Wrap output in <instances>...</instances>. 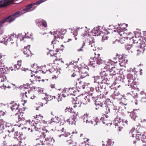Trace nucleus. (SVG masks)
<instances>
[{
  "instance_id": "1",
  "label": "nucleus",
  "mask_w": 146,
  "mask_h": 146,
  "mask_svg": "<svg viewBox=\"0 0 146 146\" xmlns=\"http://www.w3.org/2000/svg\"><path fill=\"white\" fill-rule=\"evenodd\" d=\"M101 64H102V66L104 67V68L106 69V71L101 72V84H103L102 87L103 88H106V86L107 84V82L108 80L107 78L106 77L107 75V73H106L107 72L106 70L110 69V65L109 64H107L105 66H104V63L101 62Z\"/></svg>"
},
{
  "instance_id": "2",
  "label": "nucleus",
  "mask_w": 146,
  "mask_h": 146,
  "mask_svg": "<svg viewBox=\"0 0 146 146\" xmlns=\"http://www.w3.org/2000/svg\"><path fill=\"white\" fill-rule=\"evenodd\" d=\"M95 56L94 57L90 58L89 61L90 65L94 67L97 65H99L100 64V54L97 52L94 53Z\"/></svg>"
},
{
  "instance_id": "3",
  "label": "nucleus",
  "mask_w": 146,
  "mask_h": 146,
  "mask_svg": "<svg viewBox=\"0 0 146 146\" xmlns=\"http://www.w3.org/2000/svg\"><path fill=\"white\" fill-rule=\"evenodd\" d=\"M33 5H34L33 3L27 5L25 8L13 14L12 15H11L12 17L13 18H15V19L16 18L18 17L27 12L33 11V9L29 11V10L32 8V6Z\"/></svg>"
},
{
  "instance_id": "4",
  "label": "nucleus",
  "mask_w": 146,
  "mask_h": 146,
  "mask_svg": "<svg viewBox=\"0 0 146 146\" xmlns=\"http://www.w3.org/2000/svg\"><path fill=\"white\" fill-rule=\"evenodd\" d=\"M92 92L88 94L90 95H84L82 96H79L77 99L78 101L80 102V104H86L88 102H89L90 100L92 101V99H93V97L91 96L92 94Z\"/></svg>"
},
{
  "instance_id": "5",
  "label": "nucleus",
  "mask_w": 146,
  "mask_h": 146,
  "mask_svg": "<svg viewBox=\"0 0 146 146\" xmlns=\"http://www.w3.org/2000/svg\"><path fill=\"white\" fill-rule=\"evenodd\" d=\"M36 115L37 116L36 118H35L34 120H33L31 122V123H30L31 124V126L33 127V129L36 131H40L41 130V126H40L41 123L39 122L40 120L38 121V122L37 121L36 122V120H38L37 118H39L38 117H40V118L42 119L43 118V116L40 115Z\"/></svg>"
},
{
  "instance_id": "6",
  "label": "nucleus",
  "mask_w": 146,
  "mask_h": 146,
  "mask_svg": "<svg viewBox=\"0 0 146 146\" xmlns=\"http://www.w3.org/2000/svg\"><path fill=\"white\" fill-rule=\"evenodd\" d=\"M101 92H102V95L101 99H103L104 98V100H103V102L107 105H110L111 103V101L109 98H106L108 97V92L105 88H103L101 85Z\"/></svg>"
},
{
  "instance_id": "7",
  "label": "nucleus",
  "mask_w": 146,
  "mask_h": 146,
  "mask_svg": "<svg viewBox=\"0 0 146 146\" xmlns=\"http://www.w3.org/2000/svg\"><path fill=\"white\" fill-rule=\"evenodd\" d=\"M88 67L86 66L85 68H81L80 69H79L78 67L75 68L76 70H77L78 72H79V76L80 79H82L85 78L87 76H89L88 73L87 71L88 70Z\"/></svg>"
},
{
  "instance_id": "8",
  "label": "nucleus",
  "mask_w": 146,
  "mask_h": 146,
  "mask_svg": "<svg viewBox=\"0 0 146 146\" xmlns=\"http://www.w3.org/2000/svg\"><path fill=\"white\" fill-rule=\"evenodd\" d=\"M15 20V18H13L12 15H10L7 17L4 18L0 21V31L3 33V24L5 22H8L10 23Z\"/></svg>"
},
{
  "instance_id": "9",
  "label": "nucleus",
  "mask_w": 146,
  "mask_h": 146,
  "mask_svg": "<svg viewBox=\"0 0 146 146\" xmlns=\"http://www.w3.org/2000/svg\"><path fill=\"white\" fill-rule=\"evenodd\" d=\"M137 76V75L134 72H132L131 73L128 74L127 76L128 84H131L133 82L135 81Z\"/></svg>"
},
{
  "instance_id": "10",
  "label": "nucleus",
  "mask_w": 146,
  "mask_h": 146,
  "mask_svg": "<svg viewBox=\"0 0 146 146\" xmlns=\"http://www.w3.org/2000/svg\"><path fill=\"white\" fill-rule=\"evenodd\" d=\"M100 76H96L93 77L94 78V82L95 84V89L98 92H100Z\"/></svg>"
},
{
  "instance_id": "11",
  "label": "nucleus",
  "mask_w": 146,
  "mask_h": 146,
  "mask_svg": "<svg viewBox=\"0 0 146 146\" xmlns=\"http://www.w3.org/2000/svg\"><path fill=\"white\" fill-rule=\"evenodd\" d=\"M66 32V29H59L57 31L54 32V35L55 39L56 38H62V37Z\"/></svg>"
},
{
  "instance_id": "12",
  "label": "nucleus",
  "mask_w": 146,
  "mask_h": 146,
  "mask_svg": "<svg viewBox=\"0 0 146 146\" xmlns=\"http://www.w3.org/2000/svg\"><path fill=\"white\" fill-rule=\"evenodd\" d=\"M92 100L95 102V104L96 106L95 109L96 110L99 109L100 107V96H98L95 97H93Z\"/></svg>"
},
{
  "instance_id": "13",
  "label": "nucleus",
  "mask_w": 146,
  "mask_h": 146,
  "mask_svg": "<svg viewBox=\"0 0 146 146\" xmlns=\"http://www.w3.org/2000/svg\"><path fill=\"white\" fill-rule=\"evenodd\" d=\"M109 33L108 30L105 28L102 27L101 29V36H102V41L104 42L105 40H107L108 36L107 35Z\"/></svg>"
},
{
  "instance_id": "14",
  "label": "nucleus",
  "mask_w": 146,
  "mask_h": 146,
  "mask_svg": "<svg viewBox=\"0 0 146 146\" xmlns=\"http://www.w3.org/2000/svg\"><path fill=\"white\" fill-rule=\"evenodd\" d=\"M14 127L11 124L9 123H6L5 125V129L6 131L8 132L9 133L13 134L14 130Z\"/></svg>"
},
{
  "instance_id": "15",
  "label": "nucleus",
  "mask_w": 146,
  "mask_h": 146,
  "mask_svg": "<svg viewBox=\"0 0 146 146\" xmlns=\"http://www.w3.org/2000/svg\"><path fill=\"white\" fill-rule=\"evenodd\" d=\"M15 1V0H5L0 1V7H6L9 5L12 4Z\"/></svg>"
},
{
  "instance_id": "16",
  "label": "nucleus",
  "mask_w": 146,
  "mask_h": 146,
  "mask_svg": "<svg viewBox=\"0 0 146 146\" xmlns=\"http://www.w3.org/2000/svg\"><path fill=\"white\" fill-rule=\"evenodd\" d=\"M114 29H117V31L118 33V35H119L120 36H122L124 34V31H125V28H121L120 26L119 25H116L115 26H113Z\"/></svg>"
},
{
  "instance_id": "17",
  "label": "nucleus",
  "mask_w": 146,
  "mask_h": 146,
  "mask_svg": "<svg viewBox=\"0 0 146 146\" xmlns=\"http://www.w3.org/2000/svg\"><path fill=\"white\" fill-rule=\"evenodd\" d=\"M101 110H102L103 113H108L110 111V109L108 108V106L107 104H106L104 102H102L101 105Z\"/></svg>"
},
{
  "instance_id": "18",
  "label": "nucleus",
  "mask_w": 146,
  "mask_h": 146,
  "mask_svg": "<svg viewBox=\"0 0 146 146\" xmlns=\"http://www.w3.org/2000/svg\"><path fill=\"white\" fill-rule=\"evenodd\" d=\"M139 44L140 49L142 48L143 51L145 50V47L146 46V38L143 37H140Z\"/></svg>"
},
{
  "instance_id": "19",
  "label": "nucleus",
  "mask_w": 146,
  "mask_h": 146,
  "mask_svg": "<svg viewBox=\"0 0 146 146\" xmlns=\"http://www.w3.org/2000/svg\"><path fill=\"white\" fill-rule=\"evenodd\" d=\"M119 64L121 66H124L127 63V60L122 55H120L118 57Z\"/></svg>"
},
{
  "instance_id": "20",
  "label": "nucleus",
  "mask_w": 146,
  "mask_h": 146,
  "mask_svg": "<svg viewBox=\"0 0 146 146\" xmlns=\"http://www.w3.org/2000/svg\"><path fill=\"white\" fill-rule=\"evenodd\" d=\"M92 35L94 36H98L100 35V27H95L92 30Z\"/></svg>"
},
{
  "instance_id": "21",
  "label": "nucleus",
  "mask_w": 146,
  "mask_h": 146,
  "mask_svg": "<svg viewBox=\"0 0 146 146\" xmlns=\"http://www.w3.org/2000/svg\"><path fill=\"white\" fill-rule=\"evenodd\" d=\"M36 22L37 25L38 27H40L41 25L45 27H47V24L46 21L42 19L36 20Z\"/></svg>"
},
{
  "instance_id": "22",
  "label": "nucleus",
  "mask_w": 146,
  "mask_h": 146,
  "mask_svg": "<svg viewBox=\"0 0 146 146\" xmlns=\"http://www.w3.org/2000/svg\"><path fill=\"white\" fill-rule=\"evenodd\" d=\"M51 140L54 143V140L53 138H46L43 140H40V142L41 144L43 145H48L49 144V140Z\"/></svg>"
},
{
  "instance_id": "23",
  "label": "nucleus",
  "mask_w": 146,
  "mask_h": 146,
  "mask_svg": "<svg viewBox=\"0 0 146 146\" xmlns=\"http://www.w3.org/2000/svg\"><path fill=\"white\" fill-rule=\"evenodd\" d=\"M30 45H28V46L25 47L23 52L24 54L26 55V57H28L31 54V52L29 49Z\"/></svg>"
},
{
  "instance_id": "24",
  "label": "nucleus",
  "mask_w": 146,
  "mask_h": 146,
  "mask_svg": "<svg viewBox=\"0 0 146 146\" xmlns=\"http://www.w3.org/2000/svg\"><path fill=\"white\" fill-rule=\"evenodd\" d=\"M108 117H107V115L105 114L103 115L101 117V121H102L103 124L107 125H108L109 124V120L108 119Z\"/></svg>"
},
{
  "instance_id": "25",
  "label": "nucleus",
  "mask_w": 146,
  "mask_h": 146,
  "mask_svg": "<svg viewBox=\"0 0 146 146\" xmlns=\"http://www.w3.org/2000/svg\"><path fill=\"white\" fill-rule=\"evenodd\" d=\"M119 70L115 68H111L110 72V75L111 76H114L116 74H118Z\"/></svg>"
},
{
  "instance_id": "26",
  "label": "nucleus",
  "mask_w": 146,
  "mask_h": 146,
  "mask_svg": "<svg viewBox=\"0 0 146 146\" xmlns=\"http://www.w3.org/2000/svg\"><path fill=\"white\" fill-rule=\"evenodd\" d=\"M60 118L57 116H55L54 117L51 118V120L48 121V123L51 124L52 122L58 123L60 121Z\"/></svg>"
},
{
  "instance_id": "27",
  "label": "nucleus",
  "mask_w": 146,
  "mask_h": 146,
  "mask_svg": "<svg viewBox=\"0 0 146 146\" xmlns=\"http://www.w3.org/2000/svg\"><path fill=\"white\" fill-rule=\"evenodd\" d=\"M11 108L12 111H15L17 110H18V111H19V105L17 104L16 103H15L14 102L13 103H11Z\"/></svg>"
},
{
  "instance_id": "28",
  "label": "nucleus",
  "mask_w": 146,
  "mask_h": 146,
  "mask_svg": "<svg viewBox=\"0 0 146 146\" xmlns=\"http://www.w3.org/2000/svg\"><path fill=\"white\" fill-rule=\"evenodd\" d=\"M74 71L75 72L73 73L71 75L72 77H75L76 80H79L80 79L79 72H78L77 70H76L75 68H74Z\"/></svg>"
},
{
  "instance_id": "29",
  "label": "nucleus",
  "mask_w": 146,
  "mask_h": 146,
  "mask_svg": "<svg viewBox=\"0 0 146 146\" xmlns=\"http://www.w3.org/2000/svg\"><path fill=\"white\" fill-rule=\"evenodd\" d=\"M23 112H20L17 113L16 114V115H18V121H19L22 120H24V117H23Z\"/></svg>"
},
{
  "instance_id": "30",
  "label": "nucleus",
  "mask_w": 146,
  "mask_h": 146,
  "mask_svg": "<svg viewBox=\"0 0 146 146\" xmlns=\"http://www.w3.org/2000/svg\"><path fill=\"white\" fill-rule=\"evenodd\" d=\"M120 113L118 112V113L117 112L115 114V115L116 117L113 120L114 123L115 124V123H118L120 121H121V120L119 116H118L119 114Z\"/></svg>"
},
{
  "instance_id": "31",
  "label": "nucleus",
  "mask_w": 146,
  "mask_h": 146,
  "mask_svg": "<svg viewBox=\"0 0 146 146\" xmlns=\"http://www.w3.org/2000/svg\"><path fill=\"white\" fill-rule=\"evenodd\" d=\"M136 111V110H133V111L130 113V114L129 115L130 117L134 121L135 120L136 117H137V115H136V113L135 111Z\"/></svg>"
},
{
  "instance_id": "32",
  "label": "nucleus",
  "mask_w": 146,
  "mask_h": 146,
  "mask_svg": "<svg viewBox=\"0 0 146 146\" xmlns=\"http://www.w3.org/2000/svg\"><path fill=\"white\" fill-rule=\"evenodd\" d=\"M127 85L129 86H130L131 87L133 88V89L136 90H139V88L137 87V83L135 81H134L131 84H127Z\"/></svg>"
},
{
  "instance_id": "33",
  "label": "nucleus",
  "mask_w": 146,
  "mask_h": 146,
  "mask_svg": "<svg viewBox=\"0 0 146 146\" xmlns=\"http://www.w3.org/2000/svg\"><path fill=\"white\" fill-rule=\"evenodd\" d=\"M84 84L82 86V89H85L86 90V92L88 94H90V92H91V91L90 92V91L89 90L90 89V88L88 87V85H87V84L84 83Z\"/></svg>"
},
{
  "instance_id": "34",
  "label": "nucleus",
  "mask_w": 146,
  "mask_h": 146,
  "mask_svg": "<svg viewBox=\"0 0 146 146\" xmlns=\"http://www.w3.org/2000/svg\"><path fill=\"white\" fill-rule=\"evenodd\" d=\"M137 134L135 137V139L137 141H139L140 139L141 140V138L142 137V135H141V133L139 131H136Z\"/></svg>"
},
{
  "instance_id": "35",
  "label": "nucleus",
  "mask_w": 146,
  "mask_h": 146,
  "mask_svg": "<svg viewBox=\"0 0 146 146\" xmlns=\"http://www.w3.org/2000/svg\"><path fill=\"white\" fill-rule=\"evenodd\" d=\"M17 38L16 35L15 34H11L9 36V41L10 42H13Z\"/></svg>"
},
{
  "instance_id": "36",
  "label": "nucleus",
  "mask_w": 146,
  "mask_h": 146,
  "mask_svg": "<svg viewBox=\"0 0 146 146\" xmlns=\"http://www.w3.org/2000/svg\"><path fill=\"white\" fill-rule=\"evenodd\" d=\"M140 38H137L136 37H133L130 38L131 41H132L134 43H137L139 42Z\"/></svg>"
},
{
  "instance_id": "37",
  "label": "nucleus",
  "mask_w": 146,
  "mask_h": 146,
  "mask_svg": "<svg viewBox=\"0 0 146 146\" xmlns=\"http://www.w3.org/2000/svg\"><path fill=\"white\" fill-rule=\"evenodd\" d=\"M45 96L44 98L46 101L52 100L53 99V97H54V99L56 98L55 96L52 97L51 96L48 95L46 94H45Z\"/></svg>"
},
{
  "instance_id": "38",
  "label": "nucleus",
  "mask_w": 146,
  "mask_h": 146,
  "mask_svg": "<svg viewBox=\"0 0 146 146\" xmlns=\"http://www.w3.org/2000/svg\"><path fill=\"white\" fill-rule=\"evenodd\" d=\"M66 121L67 122L69 123V124L71 125H73V124L75 125L76 121V120L72 117H70Z\"/></svg>"
},
{
  "instance_id": "39",
  "label": "nucleus",
  "mask_w": 146,
  "mask_h": 146,
  "mask_svg": "<svg viewBox=\"0 0 146 146\" xmlns=\"http://www.w3.org/2000/svg\"><path fill=\"white\" fill-rule=\"evenodd\" d=\"M115 126H117L119 128V131H121L120 129H122L123 128V127L124 125H123V122L121 121H120L118 123H115Z\"/></svg>"
},
{
  "instance_id": "40",
  "label": "nucleus",
  "mask_w": 146,
  "mask_h": 146,
  "mask_svg": "<svg viewBox=\"0 0 146 146\" xmlns=\"http://www.w3.org/2000/svg\"><path fill=\"white\" fill-rule=\"evenodd\" d=\"M75 90V88H69L68 92L70 95H74L75 93L76 92Z\"/></svg>"
},
{
  "instance_id": "41",
  "label": "nucleus",
  "mask_w": 146,
  "mask_h": 146,
  "mask_svg": "<svg viewBox=\"0 0 146 146\" xmlns=\"http://www.w3.org/2000/svg\"><path fill=\"white\" fill-rule=\"evenodd\" d=\"M74 100L73 101H72V103L74 104H75L73 106V107L74 108H75L76 107H80V103H79V101H78V100H77L76 101H75V100L74 99H73Z\"/></svg>"
},
{
  "instance_id": "42",
  "label": "nucleus",
  "mask_w": 146,
  "mask_h": 146,
  "mask_svg": "<svg viewBox=\"0 0 146 146\" xmlns=\"http://www.w3.org/2000/svg\"><path fill=\"white\" fill-rule=\"evenodd\" d=\"M27 92H25V93H24L22 94V98L23 99H24L23 100L24 101V102L25 103L26 102H27V100H25V99H26L27 98Z\"/></svg>"
},
{
  "instance_id": "43",
  "label": "nucleus",
  "mask_w": 146,
  "mask_h": 146,
  "mask_svg": "<svg viewBox=\"0 0 146 146\" xmlns=\"http://www.w3.org/2000/svg\"><path fill=\"white\" fill-rule=\"evenodd\" d=\"M114 144V142L112 143L111 140L110 139H109L107 141V144L105 145L104 144L102 145V146H110L111 144Z\"/></svg>"
},
{
  "instance_id": "44",
  "label": "nucleus",
  "mask_w": 146,
  "mask_h": 146,
  "mask_svg": "<svg viewBox=\"0 0 146 146\" xmlns=\"http://www.w3.org/2000/svg\"><path fill=\"white\" fill-rule=\"evenodd\" d=\"M15 137L16 139L19 138L20 139V138L21 137V136H22V135L20 134L19 133H18V131L15 132L14 133Z\"/></svg>"
},
{
  "instance_id": "45",
  "label": "nucleus",
  "mask_w": 146,
  "mask_h": 146,
  "mask_svg": "<svg viewBox=\"0 0 146 146\" xmlns=\"http://www.w3.org/2000/svg\"><path fill=\"white\" fill-rule=\"evenodd\" d=\"M32 84H27V85H24V88L25 89H29V88H31V89L33 88L34 89H35V87H33L31 86Z\"/></svg>"
},
{
  "instance_id": "46",
  "label": "nucleus",
  "mask_w": 146,
  "mask_h": 146,
  "mask_svg": "<svg viewBox=\"0 0 146 146\" xmlns=\"http://www.w3.org/2000/svg\"><path fill=\"white\" fill-rule=\"evenodd\" d=\"M127 94L130 95L134 99H136L138 97L137 93H135V94H133V92H132V94L128 93Z\"/></svg>"
},
{
  "instance_id": "47",
  "label": "nucleus",
  "mask_w": 146,
  "mask_h": 146,
  "mask_svg": "<svg viewBox=\"0 0 146 146\" xmlns=\"http://www.w3.org/2000/svg\"><path fill=\"white\" fill-rule=\"evenodd\" d=\"M3 39L4 40V41L5 42H7V43H9L11 44H13V43H14V42H10L9 40V37H7V36L4 37L3 38Z\"/></svg>"
},
{
  "instance_id": "48",
  "label": "nucleus",
  "mask_w": 146,
  "mask_h": 146,
  "mask_svg": "<svg viewBox=\"0 0 146 146\" xmlns=\"http://www.w3.org/2000/svg\"><path fill=\"white\" fill-rule=\"evenodd\" d=\"M46 0H39L35 3H33L34 5H39L40 4L46 1Z\"/></svg>"
},
{
  "instance_id": "49",
  "label": "nucleus",
  "mask_w": 146,
  "mask_h": 146,
  "mask_svg": "<svg viewBox=\"0 0 146 146\" xmlns=\"http://www.w3.org/2000/svg\"><path fill=\"white\" fill-rule=\"evenodd\" d=\"M77 29H71V33H73V35L75 36L77 35Z\"/></svg>"
},
{
  "instance_id": "50",
  "label": "nucleus",
  "mask_w": 146,
  "mask_h": 146,
  "mask_svg": "<svg viewBox=\"0 0 146 146\" xmlns=\"http://www.w3.org/2000/svg\"><path fill=\"white\" fill-rule=\"evenodd\" d=\"M98 118L96 117L95 120L91 121V122L92 124H94L95 126L97 124V123L98 122Z\"/></svg>"
},
{
  "instance_id": "51",
  "label": "nucleus",
  "mask_w": 146,
  "mask_h": 146,
  "mask_svg": "<svg viewBox=\"0 0 146 146\" xmlns=\"http://www.w3.org/2000/svg\"><path fill=\"white\" fill-rule=\"evenodd\" d=\"M142 138H141V140L143 142L146 143V136L144 135H142ZM143 146H146L145 145H143Z\"/></svg>"
},
{
  "instance_id": "52",
  "label": "nucleus",
  "mask_w": 146,
  "mask_h": 146,
  "mask_svg": "<svg viewBox=\"0 0 146 146\" xmlns=\"http://www.w3.org/2000/svg\"><path fill=\"white\" fill-rule=\"evenodd\" d=\"M70 135V133L68 132H65L63 134H61L59 135V137H60L62 136H64L66 137H67L68 136Z\"/></svg>"
},
{
  "instance_id": "53",
  "label": "nucleus",
  "mask_w": 146,
  "mask_h": 146,
  "mask_svg": "<svg viewBox=\"0 0 146 146\" xmlns=\"http://www.w3.org/2000/svg\"><path fill=\"white\" fill-rule=\"evenodd\" d=\"M4 126L2 124H0V133H2L3 132Z\"/></svg>"
},
{
  "instance_id": "54",
  "label": "nucleus",
  "mask_w": 146,
  "mask_h": 146,
  "mask_svg": "<svg viewBox=\"0 0 146 146\" xmlns=\"http://www.w3.org/2000/svg\"><path fill=\"white\" fill-rule=\"evenodd\" d=\"M78 114H79L78 112L76 113H74L72 115V117L76 120L78 115Z\"/></svg>"
},
{
  "instance_id": "55",
  "label": "nucleus",
  "mask_w": 146,
  "mask_h": 146,
  "mask_svg": "<svg viewBox=\"0 0 146 146\" xmlns=\"http://www.w3.org/2000/svg\"><path fill=\"white\" fill-rule=\"evenodd\" d=\"M72 108L70 107H67L65 109V112H67L68 111L69 112H72Z\"/></svg>"
},
{
  "instance_id": "56",
  "label": "nucleus",
  "mask_w": 146,
  "mask_h": 146,
  "mask_svg": "<svg viewBox=\"0 0 146 146\" xmlns=\"http://www.w3.org/2000/svg\"><path fill=\"white\" fill-rule=\"evenodd\" d=\"M88 32L87 31H84V32L82 33V36L83 37H85L86 36H88Z\"/></svg>"
},
{
  "instance_id": "57",
  "label": "nucleus",
  "mask_w": 146,
  "mask_h": 146,
  "mask_svg": "<svg viewBox=\"0 0 146 146\" xmlns=\"http://www.w3.org/2000/svg\"><path fill=\"white\" fill-rule=\"evenodd\" d=\"M122 78L121 76H118L116 78V79H115V80L116 82H119L123 81L121 80Z\"/></svg>"
},
{
  "instance_id": "58",
  "label": "nucleus",
  "mask_w": 146,
  "mask_h": 146,
  "mask_svg": "<svg viewBox=\"0 0 146 146\" xmlns=\"http://www.w3.org/2000/svg\"><path fill=\"white\" fill-rule=\"evenodd\" d=\"M66 142L67 144L68 145H70L71 144H72L73 141L71 138H70L68 139L67 140Z\"/></svg>"
},
{
  "instance_id": "59",
  "label": "nucleus",
  "mask_w": 146,
  "mask_h": 146,
  "mask_svg": "<svg viewBox=\"0 0 146 146\" xmlns=\"http://www.w3.org/2000/svg\"><path fill=\"white\" fill-rule=\"evenodd\" d=\"M58 98L57 99L58 101V102L61 101L62 100V96L61 95V94H58Z\"/></svg>"
},
{
  "instance_id": "60",
  "label": "nucleus",
  "mask_w": 146,
  "mask_h": 146,
  "mask_svg": "<svg viewBox=\"0 0 146 146\" xmlns=\"http://www.w3.org/2000/svg\"><path fill=\"white\" fill-rule=\"evenodd\" d=\"M2 76L1 77L0 79V80L1 82H4L7 80V78L5 76H3V77L1 78Z\"/></svg>"
},
{
  "instance_id": "61",
  "label": "nucleus",
  "mask_w": 146,
  "mask_h": 146,
  "mask_svg": "<svg viewBox=\"0 0 146 146\" xmlns=\"http://www.w3.org/2000/svg\"><path fill=\"white\" fill-rule=\"evenodd\" d=\"M133 46L132 45L130 44L127 45H126L125 46V48L128 50H130L132 47Z\"/></svg>"
},
{
  "instance_id": "62",
  "label": "nucleus",
  "mask_w": 146,
  "mask_h": 146,
  "mask_svg": "<svg viewBox=\"0 0 146 146\" xmlns=\"http://www.w3.org/2000/svg\"><path fill=\"white\" fill-rule=\"evenodd\" d=\"M122 122H123V125H127L128 121L126 119H123L121 121Z\"/></svg>"
},
{
  "instance_id": "63",
  "label": "nucleus",
  "mask_w": 146,
  "mask_h": 146,
  "mask_svg": "<svg viewBox=\"0 0 146 146\" xmlns=\"http://www.w3.org/2000/svg\"><path fill=\"white\" fill-rule=\"evenodd\" d=\"M1 68L2 69V72H3L4 73H5L6 72V67H5L4 66H2L1 67Z\"/></svg>"
},
{
  "instance_id": "64",
  "label": "nucleus",
  "mask_w": 146,
  "mask_h": 146,
  "mask_svg": "<svg viewBox=\"0 0 146 146\" xmlns=\"http://www.w3.org/2000/svg\"><path fill=\"white\" fill-rule=\"evenodd\" d=\"M22 142L21 140L18 141V143L17 144L15 145H11V146H21V143Z\"/></svg>"
}]
</instances>
